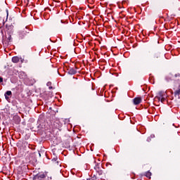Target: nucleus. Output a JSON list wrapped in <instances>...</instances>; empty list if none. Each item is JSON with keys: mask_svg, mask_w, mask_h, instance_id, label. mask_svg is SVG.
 <instances>
[{"mask_svg": "<svg viewBox=\"0 0 180 180\" xmlns=\"http://www.w3.org/2000/svg\"><path fill=\"white\" fill-rule=\"evenodd\" d=\"M51 124L54 126L55 129H58V130H60L63 126V124L60 123V120H56L55 116H52V120H51Z\"/></svg>", "mask_w": 180, "mask_h": 180, "instance_id": "obj_1", "label": "nucleus"}, {"mask_svg": "<svg viewBox=\"0 0 180 180\" xmlns=\"http://www.w3.org/2000/svg\"><path fill=\"white\" fill-rule=\"evenodd\" d=\"M94 169L98 175H102V174H103V170H102L103 169V167H102V164L101 163L96 164Z\"/></svg>", "mask_w": 180, "mask_h": 180, "instance_id": "obj_2", "label": "nucleus"}, {"mask_svg": "<svg viewBox=\"0 0 180 180\" xmlns=\"http://www.w3.org/2000/svg\"><path fill=\"white\" fill-rule=\"evenodd\" d=\"M47 176V173H39L34 176L33 180H44Z\"/></svg>", "mask_w": 180, "mask_h": 180, "instance_id": "obj_3", "label": "nucleus"}, {"mask_svg": "<svg viewBox=\"0 0 180 180\" xmlns=\"http://www.w3.org/2000/svg\"><path fill=\"white\" fill-rule=\"evenodd\" d=\"M151 60L153 63H160L161 61V55L159 53H154Z\"/></svg>", "mask_w": 180, "mask_h": 180, "instance_id": "obj_4", "label": "nucleus"}, {"mask_svg": "<svg viewBox=\"0 0 180 180\" xmlns=\"http://www.w3.org/2000/svg\"><path fill=\"white\" fill-rule=\"evenodd\" d=\"M27 33H29V32H27L26 30V29H24L23 30H20L18 32L19 39H25V37H26V35L27 34Z\"/></svg>", "mask_w": 180, "mask_h": 180, "instance_id": "obj_5", "label": "nucleus"}, {"mask_svg": "<svg viewBox=\"0 0 180 180\" xmlns=\"http://www.w3.org/2000/svg\"><path fill=\"white\" fill-rule=\"evenodd\" d=\"M141 101V97H136L133 99V103L134 105H140Z\"/></svg>", "mask_w": 180, "mask_h": 180, "instance_id": "obj_6", "label": "nucleus"}, {"mask_svg": "<svg viewBox=\"0 0 180 180\" xmlns=\"http://www.w3.org/2000/svg\"><path fill=\"white\" fill-rule=\"evenodd\" d=\"M68 73L70 74V75H75V74H77V70L73 68H69L68 69Z\"/></svg>", "mask_w": 180, "mask_h": 180, "instance_id": "obj_7", "label": "nucleus"}, {"mask_svg": "<svg viewBox=\"0 0 180 180\" xmlns=\"http://www.w3.org/2000/svg\"><path fill=\"white\" fill-rule=\"evenodd\" d=\"M165 93L162 91H159L158 94V96L155 97L156 99H158L160 101L161 100V98H164Z\"/></svg>", "mask_w": 180, "mask_h": 180, "instance_id": "obj_8", "label": "nucleus"}, {"mask_svg": "<svg viewBox=\"0 0 180 180\" xmlns=\"http://www.w3.org/2000/svg\"><path fill=\"white\" fill-rule=\"evenodd\" d=\"M174 96L175 98L180 99V89H178L174 91Z\"/></svg>", "mask_w": 180, "mask_h": 180, "instance_id": "obj_9", "label": "nucleus"}, {"mask_svg": "<svg viewBox=\"0 0 180 180\" xmlns=\"http://www.w3.org/2000/svg\"><path fill=\"white\" fill-rule=\"evenodd\" d=\"M12 61L14 63H19V61H20V59L19 58V57L18 56H14L12 58Z\"/></svg>", "mask_w": 180, "mask_h": 180, "instance_id": "obj_10", "label": "nucleus"}, {"mask_svg": "<svg viewBox=\"0 0 180 180\" xmlns=\"http://www.w3.org/2000/svg\"><path fill=\"white\" fill-rule=\"evenodd\" d=\"M167 81H172L174 79V75L172 74L169 73L167 77H166Z\"/></svg>", "mask_w": 180, "mask_h": 180, "instance_id": "obj_11", "label": "nucleus"}, {"mask_svg": "<svg viewBox=\"0 0 180 180\" xmlns=\"http://www.w3.org/2000/svg\"><path fill=\"white\" fill-rule=\"evenodd\" d=\"M145 176L146 178H149V179H151V172L150 171H148L145 173Z\"/></svg>", "mask_w": 180, "mask_h": 180, "instance_id": "obj_12", "label": "nucleus"}, {"mask_svg": "<svg viewBox=\"0 0 180 180\" xmlns=\"http://www.w3.org/2000/svg\"><path fill=\"white\" fill-rule=\"evenodd\" d=\"M4 95H6V96H12V91H7L5 93Z\"/></svg>", "mask_w": 180, "mask_h": 180, "instance_id": "obj_13", "label": "nucleus"}, {"mask_svg": "<svg viewBox=\"0 0 180 180\" xmlns=\"http://www.w3.org/2000/svg\"><path fill=\"white\" fill-rule=\"evenodd\" d=\"M57 160H58V158H53L52 159V161H53V162H55V164H56L57 165H58V161H57Z\"/></svg>", "mask_w": 180, "mask_h": 180, "instance_id": "obj_14", "label": "nucleus"}, {"mask_svg": "<svg viewBox=\"0 0 180 180\" xmlns=\"http://www.w3.org/2000/svg\"><path fill=\"white\" fill-rule=\"evenodd\" d=\"M6 37L8 41H12V36L11 34H8V37Z\"/></svg>", "mask_w": 180, "mask_h": 180, "instance_id": "obj_15", "label": "nucleus"}, {"mask_svg": "<svg viewBox=\"0 0 180 180\" xmlns=\"http://www.w3.org/2000/svg\"><path fill=\"white\" fill-rule=\"evenodd\" d=\"M6 29H8L9 30L10 29H13V25H6Z\"/></svg>", "mask_w": 180, "mask_h": 180, "instance_id": "obj_16", "label": "nucleus"}, {"mask_svg": "<svg viewBox=\"0 0 180 180\" xmlns=\"http://www.w3.org/2000/svg\"><path fill=\"white\" fill-rule=\"evenodd\" d=\"M160 101L162 102V103H164V102H165V98L161 97Z\"/></svg>", "mask_w": 180, "mask_h": 180, "instance_id": "obj_17", "label": "nucleus"}, {"mask_svg": "<svg viewBox=\"0 0 180 180\" xmlns=\"http://www.w3.org/2000/svg\"><path fill=\"white\" fill-rule=\"evenodd\" d=\"M6 20H8V16H9V11H8V9H6Z\"/></svg>", "mask_w": 180, "mask_h": 180, "instance_id": "obj_18", "label": "nucleus"}, {"mask_svg": "<svg viewBox=\"0 0 180 180\" xmlns=\"http://www.w3.org/2000/svg\"><path fill=\"white\" fill-rule=\"evenodd\" d=\"M1 82H4V78L2 77H0V84Z\"/></svg>", "mask_w": 180, "mask_h": 180, "instance_id": "obj_19", "label": "nucleus"}, {"mask_svg": "<svg viewBox=\"0 0 180 180\" xmlns=\"http://www.w3.org/2000/svg\"><path fill=\"white\" fill-rule=\"evenodd\" d=\"M23 144H24V146H29V144L27 143V141H24V142H23Z\"/></svg>", "mask_w": 180, "mask_h": 180, "instance_id": "obj_20", "label": "nucleus"}, {"mask_svg": "<svg viewBox=\"0 0 180 180\" xmlns=\"http://www.w3.org/2000/svg\"><path fill=\"white\" fill-rule=\"evenodd\" d=\"M4 96H5L6 99V101H8L9 99V97L8 96H6V94H4Z\"/></svg>", "mask_w": 180, "mask_h": 180, "instance_id": "obj_21", "label": "nucleus"}, {"mask_svg": "<svg viewBox=\"0 0 180 180\" xmlns=\"http://www.w3.org/2000/svg\"><path fill=\"white\" fill-rule=\"evenodd\" d=\"M175 77H180V74L179 73V74H176Z\"/></svg>", "mask_w": 180, "mask_h": 180, "instance_id": "obj_22", "label": "nucleus"}, {"mask_svg": "<svg viewBox=\"0 0 180 180\" xmlns=\"http://www.w3.org/2000/svg\"><path fill=\"white\" fill-rule=\"evenodd\" d=\"M14 72H18V71L16 70H14Z\"/></svg>", "mask_w": 180, "mask_h": 180, "instance_id": "obj_23", "label": "nucleus"}]
</instances>
